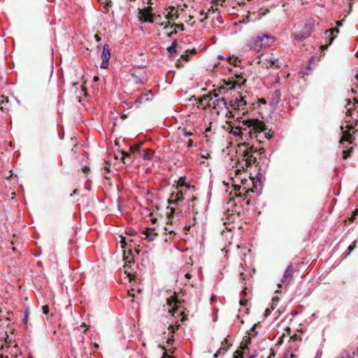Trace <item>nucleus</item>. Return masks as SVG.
Instances as JSON below:
<instances>
[{
	"label": "nucleus",
	"mask_w": 358,
	"mask_h": 358,
	"mask_svg": "<svg viewBox=\"0 0 358 358\" xmlns=\"http://www.w3.org/2000/svg\"><path fill=\"white\" fill-rule=\"evenodd\" d=\"M243 124L248 127L250 137L256 138L259 143H263L264 138L270 140L273 136V131L268 129L264 122L257 119L244 120Z\"/></svg>",
	"instance_id": "f257e3e1"
},
{
	"label": "nucleus",
	"mask_w": 358,
	"mask_h": 358,
	"mask_svg": "<svg viewBox=\"0 0 358 358\" xmlns=\"http://www.w3.org/2000/svg\"><path fill=\"white\" fill-rule=\"evenodd\" d=\"M314 22L312 20H307L303 22L294 24L292 35L295 40L301 41L310 36L314 31Z\"/></svg>",
	"instance_id": "f03ea898"
},
{
	"label": "nucleus",
	"mask_w": 358,
	"mask_h": 358,
	"mask_svg": "<svg viewBox=\"0 0 358 358\" xmlns=\"http://www.w3.org/2000/svg\"><path fill=\"white\" fill-rule=\"evenodd\" d=\"M274 41L273 37L266 34L257 35L250 41V47L252 50L259 52L263 48L270 45Z\"/></svg>",
	"instance_id": "7ed1b4c3"
},
{
	"label": "nucleus",
	"mask_w": 358,
	"mask_h": 358,
	"mask_svg": "<svg viewBox=\"0 0 358 358\" xmlns=\"http://www.w3.org/2000/svg\"><path fill=\"white\" fill-rule=\"evenodd\" d=\"M265 150L264 148H257L254 145H248L246 149L243 151V156L245 158L246 163L248 165L255 164L257 161L256 157L254 154L258 153L259 155L262 156L264 154Z\"/></svg>",
	"instance_id": "20e7f679"
},
{
	"label": "nucleus",
	"mask_w": 358,
	"mask_h": 358,
	"mask_svg": "<svg viewBox=\"0 0 358 358\" xmlns=\"http://www.w3.org/2000/svg\"><path fill=\"white\" fill-rule=\"evenodd\" d=\"M131 76L134 82L138 84H143L148 80L146 71L143 67L134 68L131 71Z\"/></svg>",
	"instance_id": "39448f33"
},
{
	"label": "nucleus",
	"mask_w": 358,
	"mask_h": 358,
	"mask_svg": "<svg viewBox=\"0 0 358 358\" xmlns=\"http://www.w3.org/2000/svg\"><path fill=\"white\" fill-rule=\"evenodd\" d=\"M213 104L214 105V108L217 110V114L220 113L221 110L225 108L227 111L226 114L227 116L229 117L234 116L232 110L229 108L230 106L227 104V101L224 98H220L215 100L213 102Z\"/></svg>",
	"instance_id": "423d86ee"
},
{
	"label": "nucleus",
	"mask_w": 358,
	"mask_h": 358,
	"mask_svg": "<svg viewBox=\"0 0 358 358\" xmlns=\"http://www.w3.org/2000/svg\"><path fill=\"white\" fill-rule=\"evenodd\" d=\"M293 279V267L292 264H289L286 268L283 276L281 279L280 284H278V287H282V285L288 286Z\"/></svg>",
	"instance_id": "0eeeda50"
},
{
	"label": "nucleus",
	"mask_w": 358,
	"mask_h": 358,
	"mask_svg": "<svg viewBox=\"0 0 358 358\" xmlns=\"http://www.w3.org/2000/svg\"><path fill=\"white\" fill-rule=\"evenodd\" d=\"M339 32V29L338 28H332V29H327L324 31V34L327 36V41H326V43L324 44V45H321V49L322 50H324L326 49H327L328 46L330 45L334 38H335V36L333 35L334 33H338Z\"/></svg>",
	"instance_id": "6e6552de"
},
{
	"label": "nucleus",
	"mask_w": 358,
	"mask_h": 358,
	"mask_svg": "<svg viewBox=\"0 0 358 358\" xmlns=\"http://www.w3.org/2000/svg\"><path fill=\"white\" fill-rule=\"evenodd\" d=\"M228 130L230 134L237 137L240 136L241 134H243V131H247L248 130V127L243 124L242 125L238 124L237 126H234L231 122H229Z\"/></svg>",
	"instance_id": "1a4fd4ad"
},
{
	"label": "nucleus",
	"mask_w": 358,
	"mask_h": 358,
	"mask_svg": "<svg viewBox=\"0 0 358 358\" xmlns=\"http://www.w3.org/2000/svg\"><path fill=\"white\" fill-rule=\"evenodd\" d=\"M101 57L102 62L100 64V68L106 69L108 66V62L110 58V51L108 45L105 44L103 45Z\"/></svg>",
	"instance_id": "9d476101"
},
{
	"label": "nucleus",
	"mask_w": 358,
	"mask_h": 358,
	"mask_svg": "<svg viewBox=\"0 0 358 358\" xmlns=\"http://www.w3.org/2000/svg\"><path fill=\"white\" fill-rule=\"evenodd\" d=\"M184 199L183 192L181 190L174 191L171 194V198L168 200L169 204L178 205Z\"/></svg>",
	"instance_id": "9b49d317"
},
{
	"label": "nucleus",
	"mask_w": 358,
	"mask_h": 358,
	"mask_svg": "<svg viewBox=\"0 0 358 358\" xmlns=\"http://www.w3.org/2000/svg\"><path fill=\"white\" fill-rule=\"evenodd\" d=\"M246 105V101L244 100L243 97H236L234 100H232L229 106L231 109L239 110L241 108Z\"/></svg>",
	"instance_id": "f8f14e48"
},
{
	"label": "nucleus",
	"mask_w": 358,
	"mask_h": 358,
	"mask_svg": "<svg viewBox=\"0 0 358 358\" xmlns=\"http://www.w3.org/2000/svg\"><path fill=\"white\" fill-rule=\"evenodd\" d=\"M143 234L145 235V239L148 241H153L157 236V233L155 232V228H146L145 231H143Z\"/></svg>",
	"instance_id": "ddd939ff"
},
{
	"label": "nucleus",
	"mask_w": 358,
	"mask_h": 358,
	"mask_svg": "<svg viewBox=\"0 0 358 358\" xmlns=\"http://www.w3.org/2000/svg\"><path fill=\"white\" fill-rule=\"evenodd\" d=\"M341 129L343 133V136L340 140V143H344V142H350L352 143L351 138L352 137V134L350 133L349 130H344V127L343 125L341 126Z\"/></svg>",
	"instance_id": "4468645a"
},
{
	"label": "nucleus",
	"mask_w": 358,
	"mask_h": 358,
	"mask_svg": "<svg viewBox=\"0 0 358 358\" xmlns=\"http://www.w3.org/2000/svg\"><path fill=\"white\" fill-rule=\"evenodd\" d=\"M121 154H122L121 159H122V162L127 165L131 164V162H133V160L131 159L130 155L128 152H126L124 151H122L121 152Z\"/></svg>",
	"instance_id": "2eb2a0df"
},
{
	"label": "nucleus",
	"mask_w": 358,
	"mask_h": 358,
	"mask_svg": "<svg viewBox=\"0 0 358 358\" xmlns=\"http://www.w3.org/2000/svg\"><path fill=\"white\" fill-rule=\"evenodd\" d=\"M177 46L178 41L176 39H175L172 41L171 45L166 48V50L170 55H172L173 54L176 52Z\"/></svg>",
	"instance_id": "dca6fc26"
},
{
	"label": "nucleus",
	"mask_w": 358,
	"mask_h": 358,
	"mask_svg": "<svg viewBox=\"0 0 358 358\" xmlns=\"http://www.w3.org/2000/svg\"><path fill=\"white\" fill-rule=\"evenodd\" d=\"M152 94H141L138 99L137 101L142 103L143 101H148L152 100Z\"/></svg>",
	"instance_id": "f3484780"
},
{
	"label": "nucleus",
	"mask_w": 358,
	"mask_h": 358,
	"mask_svg": "<svg viewBox=\"0 0 358 358\" xmlns=\"http://www.w3.org/2000/svg\"><path fill=\"white\" fill-rule=\"evenodd\" d=\"M153 151L151 150H144V153L142 155V157L145 160H150L153 155Z\"/></svg>",
	"instance_id": "a211bd4d"
},
{
	"label": "nucleus",
	"mask_w": 358,
	"mask_h": 358,
	"mask_svg": "<svg viewBox=\"0 0 358 358\" xmlns=\"http://www.w3.org/2000/svg\"><path fill=\"white\" fill-rule=\"evenodd\" d=\"M174 30L168 34L169 36H171L173 34H176L178 29L180 31L184 30V25L182 24H174Z\"/></svg>",
	"instance_id": "6ab92c4d"
},
{
	"label": "nucleus",
	"mask_w": 358,
	"mask_h": 358,
	"mask_svg": "<svg viewBox=\"0 0 358 358\" xmlns=\"http://www.w3.org/2000/svg\"><path fill=\"white\" fill-rule=\"evenodd\" d=\"M167 210H168V211H167L166 214L168 216V219H169V222H172L171 219L173 217V214L175 213V210H174V208H169V207H167Z\"/></svg>",
	"instance_id": "aec40b11"
},
{
	"label": "nucleus",
	"mask_w": 358,
	"mask_h": 358,
	"mask_svg": "<svg viewBox=\"0 0 358 358\" xmlns=\"http://www.w3.org/2000/svg\"><path fill=\"white\" fill-rule=\"evenodd\" d=\"M183 186H185L187 188H188L189 187L187 185V184L185 183V178H180L179 179V181H178V184L176 187V189H178L179 187H182Z\"/></svg>",
	"instance_id": "412c9836"
},
{
	"label": "nucleus",
	"mask_w": 358,
	"mask_h": 358,
	"mask_svg": "<svg viewBox=\"0 0 358 358\" xmlns=\"http://www.w3.org/2000/svg\"><path fill=\"white\" fill-rule=\"evenodd\" d=\"M351 105L354 106V105H355V103H351L350 101H348V108L346 113H345L347 117L351 116L352 114V108L350 106Z\"/></svg>",
	"instance_id": "4be33fe9"
},
{
	"label": "nucleus",
	"mask_w": 358,
	"mask_h": 358,
	"mask_svg": "<svg viewBox=\"0 0 358 358\" xmlns=\"http://www.w3.org/2000/svg\"><path fill=\"white\" fill-rule=\"evenodd\" d=\"M167 303H168L169 306H171L172 303H173V307L178 308L179 306L178 303L180 302L178 300H176L175 299L173 301H171V299H167Z\"/></svg>",
	"instance_id": "5701e85b"
},
{
	"label": "nucleus",
	"mask_w": 358,
	"mask_h": 358,
	"mask_svg": "<svg viewBox=\"0 0 358 358\" xmlns=\"http://www.w3.org/2000/svg\"><path fill=\"white\" fill-rule=\"evenodd\" d=\"M352 150V148H350L346 150H343V158L347 159L350 156Z\"/></svg>",
	"instance_id": "b1692460"
},
{
	"label": "nucleus",
	"mask_w": 358,
	"mask_h": 358,
	"mask_svg": "<svg viewBox=\"0 0 358 358\" xmlns=\"http://www.w3.org/2000/svg\"><path fill=\"white\" fill-rule=\"evenodd\" d=\"M121 239L120 241V243L122 248H125L127 246V242L126 241V238L123 236H120Z\"/></svg>",
	"instance_id": "393cba45"
},
{
	"label": "nucleus",
	"mask_w": 358,
	"mask_h": 358,
	"mask_svg": "<svg viewBox=\"0 0 358 358\" xmlns=\"http://www.w3.org/2000/svg\"><path fill=\"white\" fill-rule=\"evenodd\" d=\"M225 87H228L229 89H232L235 87V83L234 81L228 80L224 81Z\"/></svg>",
	"instance_id": "a878e982"
},
{
	"label": "nucleus",
	"mask_w": 358,
	"mask_h": 358,
	"mask_svg": "<svg viewBox=\"0 0 358 358\" xmlns=\"http://www.w3.org/2000/svg\"><path fill=\"white\" fill-rule=\"evenodd\" d=\"M182 134L185 137H189L193 136V133L187 131L186 128L182 129Z\"/></svg>",
	"instance_id": "bb28decb"
},
{
	"label": "nucleus",
	"mask_w": 358,
	"mask_h": 358,
	"mask_svg": "<svg viewBox=\"0 0 358 358\" xmlns=\"http://www.w3.org/2000/svg\"><path fill=\"white\" fill-rule=\"evenodd\" d=\"M358 215V208L357 209H355L353 213H352V216L349 218L351 222H353L355 219H356V217Z\"/></svg>",
	"instance_id": "cd10ccee"
},
{
	"label": "nucleus",
	"mask_w": 358,
	"mask_h": 358,
	"mask_svg": "<svg viewBox=\"0 0 358 358\" xmlns=\"http://www.w3.org/2000/svg\"><path fill=\"white\" fill-rule=\"evenodd\" d=\"M181 59L185 60V62H188L190 59V56L187 52H185L181 55Z\"/></svg>",
	"instance_id": "c85d7f7f"
},
{
	"label": "nucleus",
	"mask_w": 358,
	"mask_h": 358,
	"mask_svg": "<svg viewBox=\"0 0 358 358\" xmlns=\"http://www.w3.org/2000/svg\"><path fill=\"white\" fill-rule=\"evenodd\" d=\"M356 248V242L354 241L348 247V252L347 255H348L355 248Z\"/></svg>",
	"instance_id": "c756f323"
},
{
	"label": "nucleus",
	"mask_w": 358,
	"mask_h": 358,
	"mask_svg": "<svg viewBox=\"0 0 358 358\" xmlns=\"http://www.w3.org/2000/svg\"><path fill=\"white\" fill-rule=\"evenodd\" d=\"M213 96V97L216 98L219 96V94L217 92V91L216 90H213V93H210L208 95V97H210V99L212 100V96Z\"/></svg>",
	"instance_id": "7c9ffc66"
},
{
	"label": "nucleus",
	"mask_w": 358,
	"mask_h": 358,
	"mask_svg": "<svg viewBox=\"0 0 358 358\" xmlns=\"http://www.w3.org/2000/svg\"><path fill=\"white\" fill-rule=\"evenodd\" d=\"M43 313L47 315L49 313V306L48 305L43 306L42 307Z\"/></svg>",
	"instance_id": "2f4dec72"
},
{
	"label": "nucleus",
	"mask_w": 358,
	"mask_h": 358,
	"mask_svg": "<svg viewBox=\"0 0 358 358\" xmlns=\"http://www.w3.org/2000/svg\"><path fill=\"white\" fill-rule=\"evenodd\" d=\"M280 96H281V94H280V90H275L274 91V96H275V98L278 100L280 98Z\"/></svg>",
	"instance_id": "473e14b6"
},
{
	"label": "nucleus",
	"mask_w": 358,
	"mask_h": 358,
	"mask_svg": "<svg viewBox=\"0 0 358 358\" xmlns=\"http://www.w3.org/2000/svg\"><path fill=\"white\" fill-rule=\"evenodd\" d=\"M225 89V86L223 85L217 88L216 90L217 91L218 94H222V92H224Z\"/></svg>",
	"instance_id": "72a5a7b5"
},
{
	"label": "nucleus",
	"mask_w": 358,
	"mask_h": 358,
	"mask_svg": "<svg viewBox=\"0 0 358 358\" xmlns=\"http://www.w3.org/2000/svg\"><path fill=\"white\" fill-rule=\"evenodd\" d=\"M269 62H270V65H269L270 66H278L277 63L278 62V59H270Z\"/></svg>",
	"instance_id": "f704fd0d"
},
{
	"label": "nucleus",
	"mask_w": 358,
	"mask_h": 358,
	"mask_svg": "<svg viewBox=\"0 0 358 358\" xmlns=\"http://www.w3.org/2000/svg\"><path fill=\"white\" fill-rule=\"evenodd\" d=\"M180 325L178 324L176 326L170 325L169 328L171 329V332L174 333L176 330L179 328Z\"/></svg>",
	"instance_id": "c9c22d12"
},
{
	"label": "nucleus",
	"mask_w": 358,
	"mask_h": 358,
	"mask_svg": "<svg viewBox=\"0 0 358 358\" xmlns=\"http://www.w3.org/2000/svg\"><path fill=\"white\" fill-rule=\"evenodd\" d=\"M193 146V141L192 139H189L187 143V148H192Z\"/></svg>",
	"instance_id": "e433bc0d"
},
{
	"label": "nucleus",
	"mask_w": 358,
	"mask_h": 358,
	"mask_svg": "<svg viewBox=\"0 0 358 358\" xmlns=\"http://www.w3.org/2000/svg\"><path fill=\"white\" fill-rule=\"evenodd\" d=\"M239 303H240V305L242 306H246L247 300L241 299Z\"/></svg>",
	"instance_id": "4c0bfd02"
},
{
	"label": "nucleus",
	"mask_w": 358,
	"mask_h": 358,
	"mask_svg": "<svg viewBox=\"0 0 358 358\" xmlns=\"http://www.w3.org/2000/svg\"><path fill=\"white\" fill-rule=\"evenodd\" d=\"M199 15L201 16H204V18L206 19L207 18V14L203 11V10H201L199 13Z\"/></svg>",
	"instance_id": "58836bf2"
},
{
	"label": "nucleus",
	"mask_w": 358,
	"mask_h": 358,
	"mask_svg": "<svg viewBox=\"0 0 358 358\" xmlns=\"http://www.w3.org/2000/svg\"><path fill=\"white\" fill-rule=\"evenodd\" d=\"M164 229H165L166 231H167L169 232V234H171H171L175 235V233H174V231H173V230H169L166 227H165V228H164Z\"/></svg>",
	"instance_id": "ea45409f"
},
{
	"label": "nucleus",
	"mask_w": 358,
	"mask_h": 358,
	"mask_svg": "<svg viewBox=\"0 0 358 358\" xmlns=\"http://www.w3.org/2000/svg\"><path fill=\"white\" fill-rule=\"evenodd\" d=\"M124 273L127 274V275L129 278H131V273L130 272H129V271H128V270H127L126 268H125V270H124Z\"/></svg>",
	"instance_id": "a19ab883"
},
{
	"label": "nucleus",
	"mask_w": 358,
	"mask_h": 358,
	"mask_svg": "<svg viewBox=\"0 0 358 358\" xmlns=\"http://www.w3.org/2000/svg\"><path fill=\"white\" fill-rule=\"evenodd\" d=\"M243 340H244L246 343H250V337H248V336H244Z\"/></svg>",
	"instance_id": "79ce46f5"
},
{
	"label": "nucleus",
	"mask_w": 358,
	"mask_h": 358,
	"mask_svg": "<svg viewBox=\"0 0 358 358\" xmlns=\"http://www.w3.org/2000/svg\"><path fill=\"white\" fill-rule=\"evenodd\" d=\"M173 337H172V338H168V339H167V341H166V343H167L168 344H171V343H173Z\"/></svg>",
	"instance_id": "37998d69"
},
{
	"label": "nucleus",
	"mask_w": 358,
	"mask_h": 358,
	"mask_svg": "<svg viewBox=\"0 0 358 358\" xmlns=\"http://www.w3.org/2000/svg\"><path fill=\"white\" fill-rule=\"evenodd\" d=\"M201 157L208 159V157H210V155L208 153H207L206 155H201Z\"/></svg>",
	"instance_id": "c03bdc74"
},
{
	"label": "nucleus",
	"mask_w": 358,
	"mask_h": 358,
	"mask_svg": "<svg viewBox=\"0 0 358 358\" xmlns=\"http://www.w3.org/2000/svg\"><path fill=\"white\" fill-rule=\"evenodd\" d=\"M78 193V189H75V190H73V193H71V194H70V196H73V195L77 194Z\"/></svg>",
	"instance_id": "a18cd8bd"
},
{
	"label": "nucleus",
	"mask_w": 358,
	"mask_h": 358,
	"mask_svg": "<svg viewBox=\"0 0 358 358\" xmlns=\"http://www.w3.org/2000/svg\"><path fill=\"white\" fill-rule=\"evenodd\" d=\"M83 172L86 173L87 171H89V168L87 166H85L83 169Z\"/></svg>",
	"instance_id": "49530a36"
},
{
	"label": "nucleus",
	"mask_w": 358,
	"mask_h": 358,
	"mask_svg": "<svg viewBox=\"0 0 358 358\" xmlns=\"http://www.w3.org/2000/svg\"><path fill=\"white\" fill-rule=\"evenodd\" d=\"M150 220H151L152 223L155 224L157 222V218L152 217Z\"/></svg>",
	"instance_id": "de8ad7c7"
},
{
	"label": "nucleus",
	"mask_w": 358,
	"mask_h": 358,
	"mask_svg": "<svg viewBox=\"0 0 358 358\" xmlns=\"http://www.w3.org/2000/svg\"><path fill=\"white\" fill-rule=\"evenodd\" d=\"M246 294V288H245L241 293V295H245Z\"/></svg>",
	"instance_id": "09e8293b"
},
{
	"label": "nucleus",
	"mask_w": 358,
	"mask_h": 358,
	"mask_svg": "<svg viewBox=\"0 0 358 358\" xmlns=\"http://www.w3.org/2000/svg\"><path fill=\"white\" fill-rule=\"evenodd\" d=\"M221 350H223L224 352H226L227 350V348H220V350H219V351L217 352H220Z\"/></svg>",
	"instance_id": "8fccbe9b"
},
{
	"label": "nucleus",
	"mask_w": 358,
	"mask_h": 358,
	"mask_svg": "<svg viewBox=\"0 0 358 358\" xmlns=\"http://www.w3.org/2000/svg\"><path fill=\"white\" fill-rule=\"evenodd\" d=\"M336 24H337V26L340 27V26H342L343 23L341 21H337Z\"/></svg>",
	"instance_id": "3c124183"
},
{
	"label": "nucleus",
	"mask_w": 358,
	"mask_h": 358,
	"mask_svg": "<svg viewBox=\"0 0 358 358\" xmlns=\"http://www.w3.org/2000/svg\"><path fill=\"white\" fill-rule=\"evenodd\" d=\"M257 324H255L253 325V327H252V329H251V330H252V331H255V328H256V327L257 326Z\"/></svg>",
	"instance_id": "603ef678"
},
{
	"label": "nucleus",
	"mask_w": 358,
	"mask_h": 358,
	"mask_svg": "<svg viewBox=\"0 0 358 358\" xmlns=\"http://www.w3.org/2000/svg\"><path fill=\"white\" fill-rule=\"evenodd\" d=\"M234 358H243L242 355H234Z\"/></svg>",
	"instance_id": "864d4df0"
},
{
	"label": "nucleus",
	"mask_w": 358,
	"mask_h": 358,
	"mask_svg": "<svg viewBox=\"0 0 358 358\" xmlns=\"http://www.w3.org/2000/svg\"><path fill=\"white\" fill-rule=\"evenodd\" d=\"M94 38H96V40L97 41H99L100 40V38H99V36H98V35H96V34L94 36Z\"/></svg>",
	"instance_id": "5fc2aeb1"
},
{
	"label": "nucleus",
	"mask_w": 358,
	"mask_h": 358,
	"mask_svg": "<svg viewBox=\"0 0 358 358\" xmlns=\"http://www.w3.org/2000/svg\"><path fill=\"white\" fill-rule=\"evenodd\" d=\"M185 277H186L187 278H191V275H190L189 273H186V274H185Z\"/></svg>",
	"instance_id": "6e6d98bb"
},
{
	"label": "nucleus",
	"mask_w": 358,
	"mask_h": 358,
	"mask_svg": "<svg viewBox=\"0 0 358 358\" xmlns=\"http://www.w3.org/2000/svg\"><path fill=\"white\" fill-rule=\"evenodd\" d=\"M257 357V355H251L249 358H256Z\"/></svg>",
	"instance_id": "4d7b16f0"
},
{
	"label": "nucleus",
	"mask_w": 358,
	"mask_h": 358,
	"mask_svg": "<svg viewBox=\"0 0 358 358\" xmlns=\"http://www.w3.org/2000/svg\"><path fill=\"white\" fill-rule=\"evenodd\" d=\"M27 317H28V315H27V311L25 312V316H24V320H27Z\"/></svg>",
	"instance_id": "13d9d810"
},
{
	"label": "nucleus",
	"mask_w": 358,
	"mask_h": 358,
	"mask_svg": "<svg viewBox=\"0 0 358 358\" xmlns=\"http://www.w3.org/2000/svg\"><path fill=\"white\" fill-rule=\"evenodd\" d=\"M257 335V331H255L254 334H251V336H253V337L256 336Z\"/></svg>",
	"instance_id": "bf43d9fd"
},
{
	"label": "nucleus",
	"mask_w": 358,
	"mask_h": 358,
	"mask_svg": "<svg viewBox=\"0 0 358 358\" xmlns=\"http://www.w3.org/2000/svg\"><path fill=\"white\" fill-rule=\"evenodd\" d=\"M191 52H192V54H196V50H195V49H192V50H191Z\"/></svg>",
	"instance_id": "052dcab7"
},
{
	"label": "nucleus",
	"mask_w": 358,
	"mask_h": 358,
	"mask_svg": "<svg viewBox=\"0 0 358 358\" xmlns=\"http://www.w3.org/2000/svg\"><path fill=\"white\" fill-rule=\"evenodd\" d=\"M269 313H270L269 310L266 309V315H268Z\"/></svg>",
	"instance_id": "680f3d73"
},
{
	"label": "nucleus",
	"mask_w": 358,
	"mask_h": 358,
	"mask_svg": "<svg viewBox=\"0 0 358 358\" xmlns=\"http://www.w3.org/2000/svg\"><path fill=\"white\" fill-rule=\"evenodd\" d=\"M99 80V78L97 76H94V80L96 81V80Z\"/></svg>",
	"instance_id": "e2e57ef3"
},
{
	"label": "nucleus",
	"mask_w": 358,
	"mask_h": 358,
	"mask_svg": "<svg viewBox=\"0 0 358 358\" xmlns=\"http://www.w3.org/2000/svg\"><path fill=\"white\" fill-rule=\"evenodd\" d=\"M13 176V173H10V175L8 177H6L7 179H10Z\"/></svg>",
	"instance_id": "0e129e2a"
},
{
	"label": "nucleus",
	"mask_w": 358,
	"mask_h": 358,
	"mask_svg": "<svg viewBox=\"0 0 358 358\" xmlns=\"http://www.w3.org/2000/svg\"><path fill=\"white\" fill-rule=\"evenodd\" d=\"M224 342L227 344V343H228L227 338H224Z\"/></svg>",
	"instance_id": "69168bd1"
},
{
	"label": "nucleus",
	"mask_w": 358,
	"mask_h": 358,
	"mask_svg": "<svg viewBox=\"0 0 358 358\" xmlns=\"http://www.w3.org/2000/svg\"><path fill=\"white\" fill-rule=\"evenodd\" d=\"M246 348H247V345H246V344H245L244 346L243 347V350H245Z\"/></svg>",
	"instance_id": "338daca9"
},
{
	"label": "nucleus",
	"mask_w": 358,
	"mask_h": 358,
	"mask_svg": "<svg viewBox=\"0 0 358 358\" xmlns=\"http://www.w3.org/2000/svg\"><path fill=\"white\" fill-rule=\"evenodd\" d=\"M94 348H99L98 344L95 343V344H94Z\"/></svg>",
	"instance_id": "774afa93"
}]
</instances>
